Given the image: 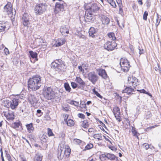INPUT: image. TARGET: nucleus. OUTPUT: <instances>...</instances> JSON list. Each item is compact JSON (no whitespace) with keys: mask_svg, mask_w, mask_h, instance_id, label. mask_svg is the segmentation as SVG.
<instances>
[{"mask_svg":"<svg viewBox=\"0 0 161 161\" xmlns=\"http://www.w3.org/2000/svg\"><path fill=\"white\" fill-rule=\"evenodd\" d=\"M29 53L31 57L33 58H36L37 56V54L36 52H34L32 51H29Z\"/></svg>","mask_w":161,"mask_h":161,"instance_id":"36","label":"nucleus"},{"mask_svg":"<svg viewBox=\"0 0 161 161\" xmlns=\"http://www.w3.org/2000/svg\"><path fill=\"white\" fill-rule=\"evenodd\" d=\"M22 138L24 140H25L26 141V142L27 143H28V144H29V141H28V140H27L26 139H25V137H23V136H22Z\"/></svg>","mask_w":161,"mask_h":161,"instance_id":"62","label":"nucleus"},{"mask_svg":"<svg viewBox=\"0 0 161 161\" xmlns=\"http://www.w3.org/2000/svg\"><path fill=\"white\" fill-rule=\"evenodd\" d=\"M63 142H64V144L62 146L63 148V149L64 148V150H68V149H70L69 146L66 144L65 145H64L65 142L64 141Z\"/></svg>","mask_w":161,"mask_h":161,"instance_id":"46","label":"nucleus"},{"mask_svg":"<svg viewBox=\"0 0 161 161\" xmlns=\"http://www.w3.org/2000/svg\"><path fill=\"white\" fill-rule=\"evenodd\" d=\"M42 77L40 75H33L31 78H30L28 80V88L34 91L39 89L42 84Z\"/></svg>","mask_w":161,"mask_h":161,"instance_id":"1","label":"nucleus"},{"mask_svg":"<svg viewBox=\"0 0 161 161\" xmlns=\"http://www.w3.org/2000/svg\"><path fill=\"white\" fill-rule=\"evenodd\" d=\"M143 146L146 149H147L149 147V145L147 143L144 144Z\"/></svg>","mask_w":161,"mask_h":161,"instance_id":"57","label":"nucleus"},{"mask_svg":"<svg viewBox=\"0 0 161 161\" xmlns=\"http://www.w3.org/2000/svg\"><path fill=\"white\" fill-rule=\"evenodd\" d=\"M117 44L115 42L108 41L104 44V47L108 51H111L114 50Z\"/></svg>","mask_w":161,"mask_h":161,"instance_id":"7","label":"nucleus"},{"mask_svg":"<svg viewBox=\"0 0 161 161\" xmlns=\"http://www.w3.org/2000/svg\"><path fill=\"white\" fill-rule=\"evenodd\" d=\"M47 133L49 136H53L54 135L52 130L49 128H48Z\"/></svg>","mask_w":161,"mask_h":161,"instance_id":"44","label":"nucleus"},{"mask_svg":"<svg viewBox=\"0 0 161 161\" xmlns=\"http://www.w3.org/2000/svg\"><path fill=\"white\" fill-rule=\"evenodd\" d=\"M7 157L9 161H12V159H11V157L10 155L9 154H6Z\"/></svg>","mask_w":161,"mask_h":161,"instance_id":"56","label":"nucleus"},{"mask_svg":"<svg viewBox=\"0 0 161 161\" xmlns=\"http://www.w3.org/2000/svg\"><path fill=\"white\" fill-rule=\"evenodd\" d=\"M4 11L9 15H12V6L11 3L10 2H8L7 4L4 7Z\"/></svg>","mask_w":161,"mask_h":161,"instance_id":"11","label":"nucleus"},{"mask_svg":"<svg viewBox=\"0 0 161 161\" xmlns=\"http://www.w3.org/2000/svg\"><path fill=\"white\" fill-rule=\"evenodd\" d=\"M9 26L8 22L3 21H0V32L8 30Z\"/></svg>","mask_w":161,"mask_h":161,"instance_id":"12","label":"nucleus"},{"mask_svg":"<svg viewBox=\"0 0 161 161\" xmlns=\"http://www.w3.org/2000/svg\"><path fill=\"white\" fill-rule=\"evenodd\" d=\"M92 13L86 10L85 14V18L88 20V21L92 20Z\"/></svg>","mask_w":161,"mask_h":161,"instance_id":"20","label":"nucleus"},{"mask_svg":"<svg viewBox=\"0 0 161 161\" xmlns=\"http://www.w3.org/2000/svg\"><path fill=\"white\" fill-rule=\"evenodd\" d=\"M96 31L94 28L92 27L90 28L89 31V36L92 37H94V34H96Z\"/></svg>","mask_w":161,"mask_h":161,"instance_id":"23","label":"nucleus"},{"mask_svg":"<svg viewBox=\"0 0 161 161\" xmlns=\"http://www.w3.org/2000/svg\"><path fill=\"white\" fill-rule=\"evenodd\" d=\"M64 143V142H62L61 144H59V147L58 149V158L59 159H62L64 157V151H63V148L62 146L63 145Z\"/></svg>","mask_w":161,"mask_h":161,"instance_id":"14","label":"nucleus"},{"mask_svg":"<svg viewBox=\"0 0 161 161\" xmlns=\"http://www.w3.org/2000/svg\"><path fill=\"white\" fill-rule=\"evenodd\" d=\"M89 124L87 122V120H84L82 123V126L84 128H86L89 127Z\"/></svg>","mask_w":161,"mask_h":161,"instance_id":"33","label":"nucleus"},{"mask_svg":"<svg viewBox=\"0 0 161 161\" xmlns=\"http://www.w3.org/2000/svg\"><path fill=\"white\" fill-rule=\"evenodd\" d=\"M75 81L82 87H84L85 86L86 83L80 77H76Z\"/></svg>","mask_w":161,"mask_h":161,"instance_id":"21","label":"nucleus"},{"mask_svg":"<svg viewBox=\"0 0 161 161\" xmlns=\"http://www.w3.org/2000/svg\"><path fill=\"white\" fill-rule=\"evenodd\" d=\"M78 69L80 70L81 72H84V69H83L82 67L81 66H78Z\"/></svg>","mask_w":161,"mask_h":161,"instance_id":"59","label":"nucleus"},{"mask_svg":"<svg viewBox=\"0 0 161 161\" xmlns=\"http://www.w3.org/2000/svg\"><path fill=\"white\" fill-rule=\"evenodd\" d=\"M93 129L92 128H90L88 130L89 132H92L93 131Z\"/></svg>","mask_w":161,"mask_h":161,"instance_id":"63","label":"nucleus"},{"mask_svg":"<svg viewBox=\"0 0 161 161\" xmlns=\"http://www.w3.org/2000/svg\"><path fill=\"white\" fill-rule=\"evenodd\" d=\"M62 66V65L59 64V66H58L56 69L60 70L62 69L61 67Z\"/></svg>","mask_w":161,"mask_h":161,"instance_id":"61","label":"nucleus"},{"mask_svg":"<svg viewBox=\"0 0 161 161\" xmlns=\"http://www.w3.org/2000/svg\"><path fill=\"white\" fill-rule=\"evenodd\" d=\"M47 136L45 135H43L41 138V140L42 143H45L47 141Z\"/></svg>","mask_w":161,"mask_h":161,"instance_id":"35","label":"nucleus"},{"mask_svg":"<svg viewBox=\"0 0 161 161\" xmlns=\"http://www.w3.org/2000/svg\"><path fill=\"white\" fill-rule=\"evenodd\" d=\"M52 67L55 69H56L57 67L58 66L59 64L55 62H53L51 64Z\"/></svg>","mask_w":161,"mask_h":161,"instance_id":"40","label":"nucleus"},{"mask_svg":"<svg viewBox=\"0 0 161 161\" xmlns=\"http://www.w3.org/2000/svg\"><path fill=\"white\" fill-rule=\"evenodd\" d=\"M81 142V141L77 139H74V143L76 144L79 145Z\"/></svg>","mask_w":161,"mask_h":161,"instance_id":"41","label":"nucleus"},{"mask_svg":"<svg viewBox=\"0 0 161 161\" xmlns=\"http://www.w3.org/2000/svg\"><path fill=\"white\" fill-rule=\"evenodd\" d=\"M120 64L122 70L125 72H127L130 68L129 62L125 58H122L120 60Z\"/></svg>","mask_w":161,"mask_h":161,"instance_id":"5","label":"nucleus"},{"mask_svg":"<svg viewBox=\"0 0 161 161\" xmlns=\"http://www.w3.org/2000/svg\"><path fill=\"white\" fill-rule=\"evenodd\" d=\"M93 137L95 139H98V141L102 140V135L100 134H95L94 135Z\"/></svg>","mask_w":161,"mask_h":161,"instance_id":"30","label":"nucleus"},{"mask_svg":"<svg viewBox=\"0 0 161 161\" xmlns=\"http://www.w3.org/2000/svg\"><path fill=\"white\" fill-rule=\"evenodd\" d=\"M4 51L6 55L8 54H9V52L8 49L7 48H5L4 49Z\"/></svg>","mask_w":161,"mask_h":161,"instance_id":"54","label":"nucleus"},{"mask_svg":"<svg viewBox=\"0 0 161 161\" xmlns=\"http://www.w3.org/2000/svg\"><path fill=\"white\" fill-rule=\"evenodd\" d=\"M47 8V5L45 3H41L36 5L35 8L36 14H41L45 12Z\"/></svg>","mask_w":161,"mask_h":161,"instance_id":"4","label":"nucleus"},{"mask_svg":"<svg viewBox=\"0 0 161 161\" xmlns=\"http://www.w3.org/2000/svg\"><path fill=\"white\" fill-rule=\"evenodd\" d=\"M137 91L140 92L141 93H143L146 94L147 92L144 89H142V90H137Z\"/></svg>","mask_w":161,"mask_h":161,"instance_id":"53","label":"nucleus"},{"mask_svg":"<svg viewBox=\"0 0 161 161\" xmlns=\"http://www.w3.org/2000/svg\"><path fill=\"white\" fill-rule=\"evenodd\" d=\"M108 3H109L113 8H115L116 5L115 2L114 0H107Z\"/></svg>","mask_w":161,"mask_h":161,"instance_id":"34","label":"nucleus"},{"mask_svg":"<svg viewBox=\"0 0 161 161\" xmlns=\"http://www.w3.org/2000/svg\"><path fill=\"white\" fill-rule=\"evenodd\" d=\"M93 92L97 97H99L100 98L102 99L103 98V97L97 91H96L94 89H93L92 90Z\"/></svg>","mask_w":161,"mask_h":161,"instance_id":"42","label":"nucleus"},{"mask_svg":"<svg viewBox=\"0 0 161 161\" xmlns=\"http://www.w3.org/2000/svg\"><path fill=\"white\" fill-rule=\"evenodd\" d=\"M157 126H158L157 125H155L153 126H152L149 127H148V128H147V129H151L154 128L155 127H157Z\"/></svg>","mask_w":161,"mask_h":161,"instance_id":"60","label":"nucleus"},{"mask_svg":"<svg viewBox=\"0 0 161 161\" xmlns=\"http://www.w3.org/2000/svg\"><path fill=\"white\" fill-rule=\"evenodd\" d=\"M14 115L12 113H8L6 116L7 119L9 120H13L14 118Z\"/></svg>","mask_w":161,"mask_h":161,"instance_id":"37","label":"nucleus"},{"mask_svg":"<svg viewBox=\"0 0 161 161\" xmlns=\"http://www.w3.org/2000/svg\"><path fill=\"white\" fill-rule=\"evenodd\" d=\"M64 9V5L63 3L57 2L56 3L55 10L56 13L60 11H63Z\"/></svg>","mask_w":161,"mask_h":161,"instance_id":"15","label":"nucleus"},{"mask_svg":"<svg viewBox=\"0 0 161 161\" xmlns=\"http://www.w3.org/2000/svg\"><path fill=\"white\" fill-rule=\"evenodd\" d=\"M0 152L1 153V157L2 160V161H4V158L3 157V150H2V148L0 150Z\"/></svg>","mask_w":161,"mask_h":161,"instance_id":"52","label":"nucleus"},{"mask_svg":"<svg viewBox=\"0 0 161 161\" xmlns=\"http://www.w3.org/2000/svg\"><path fill=\"white\" fill-rule=\"evenodd\" d=\"M42 156L41 155L36 154L35 157L34 161H42Z\"/></svg>","mask_w":161,"mask_h":161,"instance_id":"32","label":"nucleus"},{"mask_svg":"<svg viewBox=\"0 0 161 161\" xmlns=\"http://www.w3.org/2000/svg\"><path fill=\"white\" fill-rule=\"evenodd\" d=\"M117 3L118 5L119 8V13L121 15H123L124 14V13L123 10L122 9L123 6L122 5V3H120V2L119 3L118 2H117Z\"/></svg>","mask_w":161,"mask_h":161,"instance_id":"24","label":"nucleus"},{"mask_svg":"<svg viewBox=\"0 0 161 161\" xmlns=\"http://www.w3.org/2000/svg\"><path fill=\"white\" fill-rule=\"evenodd\" d=\"M20 97L19 95H16L14 96L11 102L6 100L5 102L8 104V106H10L12 109H14L17 107L19 103L20 102Z\"/></svg>","mask_w":161,"mask_h":161,"instance_id":"2","label":"nucleus"},{"mask_svg":"<svg viewBox=\"0 0 161 161\" xmlns=\"http://www.w3.org/2000/svg\"><path fill=\"white\" fill-rule=\"evenodd\" d=\"M147 118H149L151 116V112L150 111H148L147 112Z\"/></svg>","mask_w":161,"mask_h":161,"instance_id":"58","label":"nucleus"},{"mask_svg":"<svg viewBox=\"0 0 161 161\" xmlns=\"http://www.w3.org/2000/svg\"><path fill=\"white\" fill-rule=\"evenodd\" d=\"M64 87L66 91L68 92H69L71 89L69 86V84L68 83H65L64 84Z\"/></svg>","mask_w":161,"mask_h":161,"instance_id":"29","label":"nucleus"},{"mask_svg":"<svg viewBox=\"0 0 161 161\" xmlns=\"http://www.w3.org/2000/svg\"><path fill=\"white\" fill-rule=\"evenodd\" d=\"M43 94L44 97L47 100H51L55 98L54 92L50 87L44 88Z\"/></svg>","mask_w":161,"mask_h":161,"instance_id":"3","label":"nucleus"},{"mask_svg":"<svg viewBox=\"0 0 161 161\" xmlns=\"http://www.w3.org/2000/svg\"><path fill=\"white\" fill-rule=\"evenodd\" d=\"M142 0H138V3L141 5H142Z\"/></svg>","mask_w":161,"mask_h":161,"instance_id":"64","label":"nucleus"},{"mask_svg":"<svg viewBox=\"0 0 161 161\" xmlns=\"http://www.w3.org/2000/svg\"><path fill=\"white\" fill-rule=\"evenodd\" d=\"M27 131L30 133H32L34 130V128L33 126V124L32 123L27 124L26 125Z\"/></svg>","mask_w":161,"mask_h":161,"instance_id":"19","label":"nucleus"},{"mask_svg":"<svg viewBox=\"0 0 161 161\" xmlns=\"http://www.w3.org/2000/svg\"><path fill=\"white\" fill-rule=\"evenodd\" d=\"M78 116L79 118H81L82 119H84L85 118V116L82 114H78Z\"/></svg>","mask_w":161,"mask_h":161,"instance_id":"50","label":"nucleus"},{"mask_svg":"<svg viewBox=\"0 0 161 161\" xmlns=\"http://www.w3.org/2000/svg\"><path fill=\"white\" fill-rule=\"evenodd\" d=\"M132 127V129L131 130L132 132V133L134 134V136L136 135V134L137 133L136 131L135 130V128L133 127Z\"/></svg>","mask_w":161,"mask_h":161,"instance_id":"51","label":"nucleus"},{"mask_svg":"<svg viewBox=\"0 0 161 161\" xmlns=\"http://www.w3.org/2000/svg\"><path fill=\"white\" fill-rule=\"evenodd\" d=\"M68 103H69L71 104H74V103H76V104H75V106H77L78 104V102H76L75 101H73V100H68Z\"/></svg>","mask_w":161,"mask_h":161,"instance_id":"45","label":"nucleus"},{"mask_svg":"<svg viewBox=\"0 0 161 161\" xmlns=\"http://www.w3.org/2000/svg\"><path fill=\"white\" fill-rule=\"evenodd\" d=\"M60 31L63 35L69 33V29L66 26H63L61 27Z\"/></svg>","mask_w":161,"mask_h":161,"instance_id":"22","label":"nucleus"},{"mask_svg":"<svg viewBox=\"0 0 161 161\" xmlns=\"http://www.w3.org/2000/svg\"><path fill=\"white\" fill-rule=\"evenodd\" d=\"M107 157H107V159H108L114 160L116 158L115 156L113 154L107 153Z\"/></svg>","mask_w":161,"mask_h":161,"instance_id":"27","label":"nucleus"},{"mask_svg":"<svg viewBox=\"0 0 161 161\" xmlns=\"http://www.w3.org/2000/svg\"><path fill=\"white\" fill-rule=\"evenodd\" d=\"M100 17H101V20L103 24L107 25L110 22V19L108 18L105 15L100 16Z\"/></svg>","mask_w":161,"mask_h":161,"instance_id":"17","label":"nucleus"},{"mask_svg":"<svg viewBox=\"0 0 161 161\" xmlns=\"http://www.w3.org/2000/svg\"><path fill=\"white\" fill-rule=\"evenodd\" d=\"M67 125L69 126H73L74 125V122L73 120L71 119H69L67 121H66Z\"/></svg>","mask_w":161,"mask_h":161,"instance_id":"31","label":"nucleus"},{"mask_svg":"<svg viewBox=\"0 0 161 161\" xmlns=\"http://www.w3.org/2000/svg\"><path fill=\"white\" fill-rule=\"evenodd\" d=\"M114 114L116 118L117 117H119V115L120 114L119 113V109L118 107L115 108L114 109Z\"/></svg>","mask_w":161,"mask_h":161,"instance_id":"26","label":"nucleus"},{"mask_svg":"<svg viewBox=\"0 0 161 161\" xmlns=\"http://www.w3.org/2000/svg\"><path fill=\"white\" fill-rule=\"evenodd\" d=\"M140 47H139V53L140 55L143 54L144 52V50L143 49H140Z\"/></svg>","mask_w":161,"mask_h":161,"instance_id":"55","label":"nucleus"},{"mask_svg":"<svg viewBox=\"0 0 161 161\" xmlns=\"http://www.w3.org/2000/svg\"><path fill=\"white\" fill-rule=\"evenodd\" d=\"M108 36L110 39V40H115L116 38L115 36L114 33L113 32H110L108 33Z\"/></svg>","mask_w":161,"mask_h":161,"instance_id":"25","label":"nucleus"},{"mask_svg":"<svg viewBox=\"0 0 161 161\" xmlns=\"http://www.w3.org/2000/svg\"><path fill=\"white\" fill-rule=\"evenodd\" d=\"M87 78L92 84L95 85L98 81L99 77L95 72L92 71L87 74Z\"/></svg>","mask_w":161,"mask_h":161,"instance_id":"6","label":"nucleus"},{"mask_svg":"<svg viewBox=\"0 0 161 161\" xmlns=\"http://www.w3.org/2000/svg\"><path fill=\"white\" fill-rule=\"evenodd\" d=\"M65 42L64 38H58L57 40H54L52 42V45L53 46L58 47L62 45Z\"/></svg>","mask_w":161,"mask_h":161,"instance_id":"10","label":"nucleus"},{"mask_svg":"<svg viewBox=\"0 0 161 161\" xmlns=\"http://www.w3.org/2000/svg\"><path fill=\"white\" fill-rule=\"evenodd\" d=\"M128 83L130 86H131V85H132L134 87L136 86L139 84L138 80L136 77L133 76H129L128 77Z\"/></svg>","mask_w":161,"mask_h":161,"instance_id":"8","label":"nucleus"},{"mask_svg":"<svg viewBox=\"0 0 161 161\" xmlns=\"http://www.w3.org/2000/svg\"><path fill=\"white\" fill-rule=\"evenodd\" d=\"M148 15V12L147 11H145L143 15V19L144 20H147V17Z\"/></svg>","mask_w":161,"mask_h":161,"instance_id":"43","label":"nucleus"},{"mask_svg":"<svg viewBox=\"0 0 161 161\" xmlns=\"http://www.w3.org/2000/svg\"><path fill=\"white\" fill-rule=\"evenodd\" d=\"M88 7V8H87L86 10L92 13L96 12L99 9V8L96 3L92 4L91 5H89Z\"/></svg>","mask_w":161,"mask_h":161,"instance_id":"13","label":"nucleus"},{"mask_svg":"<svg viewBox=\"0 0 161 161\" xmlns=\"http://www.w3.org/2000/svg\"><path fill=\"white\" fill-rule=\"evenodd\" d=\"M80 107L82 108H86V105L84 102H81L80 103Z\"/></svg>","mask_w":161,"mask_h":161,"instance_id":"47","label":"nucleus"},{"mask_svg":"<svg viewBox=\"0 0 161 161\" xmlns=\"http://www.w3.org/2000/svg\"><path fill=\"white\" fill-rule=\"evenodd\" d=\"M97 71L98 75L103 79H106L107 78L108 76L104 69H97Z\"/></svg>","mask_w":161,"mask_h":161,"instance_id":"16","label":"nucleus"},{"mask_svg":"<svg viewBox=\"0 0 161 161\" xmlns=\"http://www.w3.org/2000/svg\"><path fill=\"white\" fill-rule=\"evenodd\" d=\"M130 87H126L125 89L122 92V93H125L129 95H131L133 94L132 92H134V89Z\"/></svg>","mask_w":161,"mask_h":161,"instance_id":"18","label":"nucleus"},{"mask_svg":"<svg viewBox=\"0 0 161 161\" xmlns=\"http://www.w3.org/2000/svg\"><path fill=\"white\" fill-rule=\"evenodd\" d=\"M158 16V17L156 19V23L155 24L156 27H157L159 25V23L160 21V19H159Z\"/></svg>","mask_w":161,"mask_h":161,"instance_id":"49","label":"nucleus"},{"mask_svg":"<svg viewBox=\"0 0 161 161\" xmlns=\"http://www.w3.org/2000/svg\"><path fill=\"white\" fill-rule=\"evenodd\" d=\"M29 16L26 13L24 14L22 18V22L25 26L28 27L31 24L29 20Z\"/></svg>","mask_w":161,"mask_h":161,"instance_id":"9","label":"nucleus"},{"mask_svg":"<svg viewBox=\"0 0 161 161\" xmlns=\"http://www.w3.org/2000/svg\"><path fill=\"white\" fill-rule=\"evenodd\" d=\"M71 86L73 89H75L77 87V85L76 83L72 82H71Z\"/></svg>","mask_w":161,"mask_h":161,"instance_id":"48","label":"nucleus"},{"mask_svg":"<svg viewBox=\"0 0 161 161\" xmlns=\"http://www.w3.org/2000/svg\"><path fill=\"white\" fill-rule=\"evenodd\" d=\"M71 152V149H68V150H64V154L66 156H69Z\"/></svg>","mask_w":161,"mask_h":161,"instance_id":"39","label":"nucleus"},{"mask_svg":"<svg viewBox=\"0 0 161 161\" xmlns=\"http://www.w3.org/2000/svg\"><path fill=\"white\" fill-rule=\"evenodd\" d=\"M107 153L102 154L100 155L99 158L102 161H103L107 160Z\"/></svg>","mask_w":161,"mask_h":161,"instance_id":"28","label":"nucleus"},{"mask_svg":"<svg viewBox=\"0 0 161 161\" xmlns=\"http://www.w3.org/2000/svg\"><path fill=\"white\" fill-rule=\"evenodd\" d=\"M93 147V145L91 143H89L87 144L85 147V149L83 150H89L91 149Z\"/></svg>","mask_w":161,"mask_h":161,"instance_id":"38","label":"nucleus"}]
</instances>
